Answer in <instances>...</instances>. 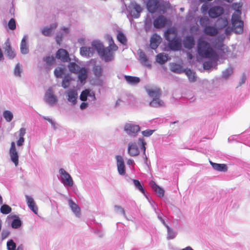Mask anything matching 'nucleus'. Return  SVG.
<instances>
[{
  "label": "nucleus",
  "instance_id": "1",
  "mask_svg": "<svg viewBox=\"0 0 250 250\" xmlns=\"http://www.w3.org/2000/svg\"><path fill=\"white\" fill-rule=\"evenodd\" d=\"M197 52L200 57L208 59L203 63L204 69L209 70L216 66L218 59V54L211 48L210 44L201 38L198 40Z\"/></svg>",
  "mask_w": 250,
  "mask_h": 250
},
{
  "label": "nucleus",
  "instance_id": "2",
  "mask_svg": "<svg viewBox=\"0 0 250 250\" xmlns=\"http://www.w3.org/2000/svg\"><path fill=\"white\" fill-rule=\"evenodd\" d=\"M93 45L96 48V51L100 57L105 62H109L114 60L113 51L118 49V46L114 43L111 37L109 39V46L104 48L103 43L98 41H95Z\"/></svg>",
  "mask_w": 250,
  "mask_h": 250
},
{
  "label": "nucleus",
  "instance_id": "3",
  "mask_svg": "<svg viewBox=\"0 0 250 250\" xmlns=\"http://www.w3.org/2000/svg\"><path fill=\"white\" fill-rule=\"evenodd\" d=\"M165 39L168 41L167 47L174 51H180L182 49V41L177 37V31L174 28L167 29L164 33Z\"/></svg>",
  "mask_w": 250,
  "mask_h": 250
},
{
  "label": "nucleus",
  "instance_id": "4",
  "mask_svg": "<svg viewBox=\"0 0 250 250\" xmlns=\"http://www.w3.org/2000/svg\"><path fill=\"white\" fill-rule=\"evenodd\" d=\"M140 146V149L143 151V156L146 160L147 157L146 154V143L143 138H139L138 142L135 141H130L127 145V153L131 157H136L139 155L140 150L137 145Z\"/></svg>",
  "mask_w": 250,
  "mask_h": 250
},
{
  "label": "nucleus",
  "instance_id": "5",
  "mask_svg": "<svg viewBox=\"0 0 250 250\" xmlns=\"http://www.w3.org/2000/svg\"><path fill=\"white\" fill-rule=\"evenodd\" d=\"M123 130L130 138H134L140 131V127L132 122H128L124 124Z\"/></svg>",
  "mask_w": 250,
  "mask_h": 250
},
{
  "label": "nucleus",
  "instance_id": "6",
  "mask_svg": "<svg viewBox=\"0 0 250 250\" xmlns=\"http://www.w3.org/2000/svg\"><path fill=\"white\" fill-rule=\"evenodd\" d=\"M60 180L64 187H71L74 182L71 175L63 168H61L59 170Z\"/></svg>",
  "mask_w": 250,
  "mask_h": 250
},
{
  "label": "nucleus",
  "instance_id": "7",
  "mask_svg": "<svg viewBox=\"0 0 250 250\" xmlns=\"http://www.w3.org/2000/svg\"><path fill=\"white\" fill-rule=\"evenodd\" d=\"M232 24L234 32L236 34H241L243 31L244 23L241 20L240 16L237 14H233L231 18Z\"/></svg>",
  "mask_w": 250,
  "mask_h": 250
},
{
  "label": "nucleus",
  "instance_id": "8",
  "mask_svg": "<svg viewBox=\"0 0 250 250\" xmlns=\"http://www.w3.org/2000/svg\"><path fill=\"white\" fill-rule=\"evenodd\" d=\"M92 71L95 78L96 79V84L98 85L103 84V81L101 78L103 75V67L100 64H94L92 68Z\"/></svg>",
  "mask_w": 250,
  "mask_h": 250
},
{
  "label": "nucleus",
  "instance_id": "9",
  "mask_svg": "<svg viewBox=\"0 0 250 250\" xmlns=\"http://www.w3.org/2000/svg\"><path fill=\"white\" fill-rule=\"evenodd\" d=\"M44 100L46 103L51 106L54 105L58 102L57 98L54 94L52 88H49L46 91L44 96Z\"/></svg>",
  "mask_w": 250,
  "mask_h": 250
},
{
  "label": "nucleus",
  "instance_id": "10",
  "mask_svg": "<svg viewBox=\"0 0 250 250\" xmlns=\"http://www.w3.org/2000/svg\"><path fill=\"white\" fill-rule=\"evenodd\" d=\"M94 41L91 43V46H83L80 48V54L82 56L85 57H91L96 51V48L93 45Z\"/></svg>",
  "mask_w": 250,
  "mask_h": 250
},
{
  "label": "nucleus",
  "instance_id": "11",
  "mask_svg": "<svg viewBox=\"0 0 250 250\" xmlns=\"http://www.w3.org/2000/svg\"><path fill=\"white\" fill-rule=\"evenodd\" d=\"M65 95L68 102L72 105L77 104L78 99V92L75 89H69L65 92Z\"/></svg>",
  "mask_w": 250,
  "mask_h": 250
},
{
  "label": "nucleus",
  "instance_id": "12",
  "mask_svg": "<svg viewBox=\"0 0 250 250\" xmlns=\"http://www.w3.org/2000/svg\"><path fill=\"white\" fill-rule=\"evenodd\" d=\"M146 6L148 11L151 13L161 10V3L159 0H148Z\"/></svg>",
  "mask_w": 250,
  "mask_h": 250
},
{
  "label": "nucleus",
  "instance_id": "13",
  "mask_svg": "<svg viewBox=\"0 0 250 250\" xmlns=\"http://www.w3.org/2000/svg\"><path fill=\"white\" fill-rule=\"evenodd\" d=\"M9 155L11 161L17 167L19 164V154L16 148L15 143L14 142H11L9 149Z\"/></svg>",
  "mask_w": 250,
  "mask_h": 250
},
{
  "label": "nucleus",
  "instance_id": "14",
  "mask_svg": "<svg viewBox=\"0 0 250 250\" xmlns=\"http://www.w3.org/2000/svg\"><path fill=\"white\" fill-rule=\"evenodd\" d=\"M80 99L82 101H86L88 99L90 102H94L96 100V97L93 91L85 89L81 92Z\"/></svg>",
  "mask_w": 250,
  "mask_h": 250
},
{
  "label": "nucleus",
  "instance_id": "15",
  "mask_svg": "<svg viewBox=\"0 0 250 250\" xmlns=\"http://www.w3.org/2000/svg\"><path fill=\"white\" fill-rule=\"evenodd\" d=\"M224 13L223 7L220 6H216L210 8L208 11V14L211 18H216L221 16Z\"/></svg>",
  "mask_w": 250,
  "mask_h": 250
},
{
  "label": "nucleus",
  "instance_id": "16",
  "mask_svg": "<svg viewBox=\"0 0 250 250\" xmlns=\"http://www.w3.org/2000/svg\"><path fill=\"white\" fill-rule=\"evenodd\" d=\"M117 167L120 175H124L125 174V165L124 159L121 155H116Z\"/></svg>",
  "mask_w": 250,
  "mask_h": 250
},
{
  "label": "nucleus",
  "instance_id": "17",
  "mask_svg": "<svg viewBox=\"0 0 250 250\" xmlns=\"http://www.w3.org/2000/svg\"><path fill=\"white\" fill-rule=\"evenodd\" d=\"M184 47L188 50L191 49L195 45V40L193 36H186L182 41Z\"/></svg>",
  "mask_w": 250,
  "mask_h": 250
},
{
  "label": "nucleus",
  "instance_id": "18",
  "mask_svg": "<svg viewBox=\"0 0 250 250\" xmlns=\"http://www.w3.org/2000/svg\"><path fill=\"white\" fill-rule=\"evenodd\" d=\"M28 37L27 35H24L20 44V51L23 55L27 54L29 52V45L28 43Z\"/></svg>",
  "mask_w": 250,
  "mask_h": 250
},
{
  "label": "nucleus",
  "instance_id": "19",
  "mask_svg": "<svg viewBox=\"0 0 250 250\" xmlns=\"http://www.w3.org/2000/svg\"><path fill=\"white\" fill-rule=\"evenodd\" d=\"M68 204L69 208H71L75 216L80 218L81 215V208L78 205L75 203L71 199H68Z\"/></svg>",
  "mask_w": 250,
  "mask_h": 250
},
{
  "label": "nucleus",
  "instance_id": "20",
  "mask_svg": "<svg viewBox=\"0 0 250 250\" xmlns=\"http://www.w3.org/2000/svg\"><path fill=\"white\" fill-rule=\"evenodd\" d=\"M167 23V19L164 16L161 15L153 21V25L156 28H162L165 26Z\"/></svg>",
  "mask_w": 250,
  "mask_h": 250
},
{
  "label": "nucleus",
  "instance_id": "21",
  "mask_svg": "<svg viewBox=\"0 0 250 250\" xmlns=\"http://www.w3.org/2000/svg\"><path fill=\"white\" fill-rule=\"evenodd\" d=\"M26 201L29 208L36 214H38V208L36 204L34 199L30 196H25Z\"/></svg>",
  "mask_w": 250,
  "mask_h": 250
},
{
  "label": "nucleus",
  "instance_id": "22",
  "mask_svg": "<svg viewBox=\"0 0 250 250\" xmlns=\"http://www.w3.org/2000/svg\"><path fill=\"white\" fill-rule=\"evenodd\" d=\"M56 58L63 62H67L70 60L69 54L65 49H60L56 53Z\"/></svg>",
  "mask_w": 250,
  "mask_h": 250
},
{
  "label": "nucleus",
  "instance_id": "23",
  "mask_svg": "<svg viewBox=\"0 0 250 250\" xmlns=\"http://www.w3.org/2000/svg\"><path fill=\"white\" fill-rule=\"evenodd\" d=\"M161 40L162 39L159 35L156 34H153L151 37L150 41V46L151 48L152 49H156L161 43Z\"/></svg>",
  "mask_w": 250,
  "mask_h": 250
},
{
  "label": "nucleus",
  "instance_id": "24",
  "mask_svg": "<svg viewBox=\"0 0 250 250\" xmlns=\"http://www.w3.org/2000/svg\"><path fill=\"white\" fill-rule=\"evenodd\" d=\"M57 23H53L50 25L49 27L46 26L43 28L42 33L45 36H50L52 34L53 30L57 28Z\"/></svg>",
  "mask_w": 250,
  "mask_h": 250
},
{
  "label": "nucleus",
  "instance_id": "25",
  "mask_svg": "<svg viewBox=\"0 0 250 250\" xmlns=\"http://www.w3.org/2000/svg\"><path fill=\"white\" fill-rule=\"evenodd\" d=\"M69 32V29L68 28L63 27L61 28V31L57 33L56 36V41L58 44H60L62 38L67 35Z\"/></svg>",
  "mask_w": 250,
  "mask_h": 250
},
{
  "label": "nucleus",
  "instance_id": "26",
  "mask_svg": "<svg viewBox=\"0 0 250 250\" xmlns=\"http://www.w3.org/2000/svg\"><path fill=\"white\" fill-rule=\"evenodd\" d=\"M87 69L83 67L77 72L76 74H78V80L81 83H83L87 78Z\"/></svg>",
  "mask_w": 250,
  "mask_h": 250
},
{
  "label": "nucleus",
  "instance_id": "27",
  "mask_svg": "<svg viewBox=\"0 0 250 250\" xmlns=\"http://www.w3.org/2000/svg\"><path fill=\"white\" fill-rule=\"evenodd\" d=\"M203 32L209 36H215L218 33V30L215 27L210 25L204 28Z\"/></svg>",
  "mask_w": 250,
  "mask_h": 250
},
{
  "label": "nucleus",
  "instance_id": "28",
  "mask_svg": "<svg viewBox=\"0 0 250 250\" xmlns=\"http://www.w3.org/2000/svg\"><path fill=\"white\" fill-rule=\"evenodd\" d=\"M210 164L213 168L217 171L221 172H226L228 170L227 165L224 164H217L209 161Z\"/></svg>",
  "mask_w": 250,
  "mask_h": 250
},
{
  "label": "nucleus",
  "instance_id": "29",
  "mask_svg": "<svg viewBox=\"0 0 250 250\" xmlns=\"http://www.w3.org/2000/svg\"><path fill=\"white\" fill-rule=\"evenodd\" d=\"M142 9L141 6L137 3L133 4V10H131L130 14L134 18H138L140 17V13Z\"/></svg>",
  "mask_w": 250,
  "mask_h": 250
},
{
  "label": "nucleus",
  "instance_id": "30",
  "mask_svg": "<svg viewBox=\"0 0 250 250\" xmlns=\"http://www.w3.org/2000/svg\"><path fill=\"white\" fill-rule=\"evenodd\" d=\"M146 91L148 95L153 99L160 98L161 94V90L159 88L151 89L146 88Z\"/></svg>",
  "mask_w": 250,
  "mask_h": 250
},
{
  "label": "nucleus",
  "instance_id": "31",
  "mask_svg": "<svg viewBox=\"0 0 250 250\" xmlns=\"http://www.w3.org/2000/svg\"><path fill=\"white\" fill-rule=\"evenodd\" d=\"M170 70L173 72L181 74L184 73L185 69L183 68L180 64L173 63L170 64Z\"/></svg>",
  "mask_w": 250,
  "mask_h": 250
},
{
  "label": "nucleus",
  "instance_id": "32",
  "mask_svg": "<svg viewBox=\"0 0 250 250\" xmlns=\"http://www.w3.org/2000/svg\"><path fill=\"white\" fill-rule=\"evenodd\" d=\"M150 185L159 197H162L164 196V190L163 188L156 185V184L153 181L151 182Z\"/></svg>",
  "mask_w": 250,
  "mask_h": 250
},
{
  "label": "nucleus",
  "instance_id": "33",
  "mask_svg": "<svg viewBox=\"0 0 250 250\" xmlns=\"http://www.w3.org/2000/svg\"><path fill=\"white\" fill-rule=\"evenodd\" d=\"M139 59L140 62L144 65L148 67H151V64L149 62L148 59L145 53L143 51H141L139 53Z\"/></svg>",
  "mask_w": 250,
  "mask_h": 250
},
{
  "label": "nucleus",
  "instance_id": "34",
  "mask_svg": "<svg viewBox=\"0 0 250 250\" xmlns=\"http://www.w3.org/2000/svg\"><path fill=\"white\" fill-rule=\"evenodd\" d=\"M150 105L153 107H159L165 106L164 102L159 98H154L149 103Z\"/></svg>",
  "mask_w": 250,
  "mask_h": 250
},
{
  "label": "nucleus",
  "instance_id": "35",
  "mask_svg": "<svg viewBox=\"0 0 250 250\" xmlns=\"http://www.w3.org/2000/svg\"><path fill=\"white\" fill-rule=\"evenodd\" d=\"M125 79L129 84L131 85H136L140 81L139 77L134 76L125 75Z\"/></svg>",
  "mask_w": 250,
  "mask_h": 250
},
{
  "label": "nucleus",
  "instance_id": "36",
  "mask_svg": "<svg viewBox=\"0 0 250 250\" xmlns=\"http://www.w3.org/2000/svg\"><path fill=\"white\" fill-rule=\"evenodd\" d=\"M168 57V55L161 53L156 56V60L160 64H163L167 61Z\"/></svg>",
  "mask_w": 250,
  "mask_h": 250
},
{
  "label": "nucleus",
  "instance_id": "37",
  "mask_svg": "<svg viewBox=\"0 0 250 250\" xmlns=\"http://www.w3.org/2000/svg\"><path fill=\"white\" fill-rule=\"evenodd\" d=\"M66 68L64 67H59L54 70V75L57 78H61L65 75Z\"/></svg>",
  "mask_w": 250,
  "mask_h": 250
},
{
  "label": "nucleus",
  "instance_id": "38",
  "mask_svg": "<svg viewBox=\"0 0 250 250\" xmlns=\"http://www.w3.org/2000/svg\"><path fill=\"white\" fill-rule=\"evenodd\" d=\"M71 80L72 78L69 74L65 75L62 83V86L64 89L67 88L70 85Z\"/></svg>",
  "mask_w": 250,
  "mask_h": 250
},
{
  "label": "nucleus",
  "instance_id": "39",
  "mask_svg": "<svg viewBox=\"0 0 250 250\" xmlns=\"http://www.w3.org/2000/svg\"><path fill=\"white\" fill-rule=\"evenodd\" d=\"M166 228L167 229V239L171 240L174 239L176 237L177 233L168 226H167Z\"/></svg>",
  "mask_w": 250,
  "mask_h": 250
},
{
  "label": "nucleus",
  "instance_id": "40",
  "mask_svg": "<svg viewBox=\"0 0 250 250\" xmlns=\"http://www.w3.org/2000/svg\"><path fill=\"white\" fill-rule=\"evenodd\" d=\"M184 73H185L186 75L187 76L190 82L192 83L196 81L195 73L193 72L191 69H185Z\"/></svg>",
  "mask_w": 250,
  "mask_h": 250
},
{
  "label": "nucleus",
  "instance_id": "41",
  "mask_svg": "<svg viewBox=\"0 0 250 250\" xmlns=\"http://www.w3.org/2000/svg\"><path fill=\"white\" fill-rule=\"evenodd\" d=\"M15 218L11 223V227L14 229H19L22 225V222L21 219L17 217L16 216H14Z\"/></svg>",
  "mask_w": 250,
  "mask_h": 250
},
{
  "label": "nucleus",
  "instance_id": "42",
  "mask_svg": "<svg viewBox=\"0 0 250 250\" xmlns=\"http://www.w3.org/2000/svg\"><path fill=\"white\" fill-rule=\"evenodd\" d=\"M68 67L71 72L75 74L81 68V67L75 62H73L69 63Z\"/></svg>",
  "mask_w": 250,
  "mask_h": 250
},
{
  "label": "nucleus",
  "instance_id": "43",
  "mask_svg": "<svg viewBox=\"0 0 250 250\" xmlns=\"http://www.w3.org/2000/svg\"><path fill=\"white\" fill-rule=\"evenodd\" d=\"M133 182L135 188L141 192H142L145 196H146L145 190L139 181L138 180L134 179L133 180Z\"/></svg>",
  "mask_w": 250,
  "mask_h": 250
},
{
  "label": "nucleus",
  "instance_id": "44",
  "mask_svg": "<svg viewBox=\"0 0 250 250\" xmlns=\"http://www.w3.org/2000/svg\"><path fill=\"white\" fill-rule=\"evenodd\" d=\"M3 116L7 122H11L13 118V114L9 110H5L3 112Z\"/></svg>",
  "mask_w": 250,
  "mask_h": 250
},
{
  "label": "nucleus",
  "instance_id": "45",
  "mask_svg": "<svg viewBox=\"0 0 250 250\" xmlns=\"http://www.w3.org/2000/svg\"><path fill=\"white\" fill-rule=\"evenodd\" d=\"M0 210L1 213H2V214H7L11 212L12 208L8 205L4 204L1 205Z\"/></svg>",
  "mask_w": 250,
  "mask_h": 250
},
{
  "label": "nucleus",
  "instance_id": "46",
  "mask_svg": "<svg viewBox=\"0 0 250 250\" xmlns=\"http://www.w3.org/2000/svg\"><path fill=\"white\" fill-rule=\"evenodd\" d=\"M22 71L21 65L20 63H18L14 68V74L16 77H20L21 76V73Z\"/></svg>",
  "mask_w": 250,
  "mask_h": 250
},
{
  "label": "nucleus",
  "instance_id": "47",
  "mask_svg": "<svg viewBox=\"0 0 250 250\" xmlns=\"http://www.w3.org/2000/svg\"><path fill=\"white\" fill-rule=\"evenodd\" d=\"M114 211L117 214H121L125 218L126 217L125 212L124 208L119 205H115L114 206Z\"/></svg>",
  "mask_w": 250,
  "mask_h": 250
},
{
  "label": "nucleus",
  "instance_id": "48",
  "mask_svg": "<svg viewBox=\"0 0 250 250\" xmlns=\"http://www.w3.org/2000/svg\"><path fill=\"white\" fill-rule=\"evenodd\" d=\"M117 40L123 44H125L127 42L125 35L122 32L118 33L117 36Z\"/></svg>",
  "mask_w": 250,
  "mask_h": 250
},
{
  "label": "nucleus",
  "instance_id": "49",
  "mask_svg": "<svg viewBox=\"0 0 250 250\" xmlns=\"http://www.w3.org/2000/svg\"><path fill=\"white\" fill-rule=\"evenodd\" d=\"M232 68L231 67H229L222 72V77L227 79L232 73Z\"/></svg>",
  "mask_w": 250,
  "mask_h": 250
},
{
  "label": "nucleus",
  "instance_id": "50",
  "mask_svg": "<svg viewBox=\"0 0 250 250\" xmlns=\"http://www.w3.org/2000/svg\"><path fill=\"white\" fill-rule=\"evenodd\" d=\"M209 20L207 17H203L200 19V23L202 27L205 28V27L209 26Z\"/></svg>",
  "mask_w": 250,
  "mask_h": 250
},
{
  "label": "nucleus",
  "instance_id": "51",
  "mask_svg": "<svg viewBox=\"0 0 250 250\" xmlns=\"http://www.w3.org/2000/svg\"><path fill=\"white\" fill-rule=\"evenodd\" d=\"M6 246L8 250H16V244L12 239H10L7 241Z\"/></svg>",
  "mask_w": 250,
  "mask_h": 250
},
{
  "label": "nucleus",
  "instance_id": "52",
  "mask_svg": "<svg viewBox=\"0 0 250 250\" xmlns=\"http://www.w3.org/2000/svg\"><path fill=\"white\" fill-rule=\"evenodd\" d=\"M6 51L8 57L10 59H13L15 57L16 54L9 45L6 47Z\"/></svg>",
  "mask_w": 250,
  "mask_h": 250
},
{
  "label": "nucleus",
  "instance_id": "53",
  "mask_svg": "<svg viewBox=\"0 0 250 250\" xmlns=\"http://www.w3.org/2000/svg\"><path fill=\"white\" fill-rule=\"evenodd\" d=\"M43 60L47 65H50L54 63L55 59L53 56H48L43 58Z\"/></svg>",
  "mask_w": 250,
  "mask_h": 250
},
{
  "label": "nucleus",
  "instance_id": "54",
  "mask_svg": "<svg viewBox=\"0 0 250 250\" xmlns=\"http://www.w3.org/2000/svg\"><path fill=\"white\" fill-rule=\"evenodd\" d=\"M8 26L9 28L12 30H15L16 28L15 20L13 18H11L8 22Z\"/></svg>",
  "mask_w": 250,
  "mask_h": 250
},
{
  "label": "nucleus",
  "instance_id": "55",
  "mask_svg": "<svg viewBox=\"0 0 250 250\" xmlns=\"http://www.w3.org/2000/svg\"><path fill=\"white\" fill-rule=\"evenodd\" d=\"M10 232L8 229H3L2 230L1 233V238L2 240L6 239L10 234Z\"/></svg>",
  "mask_w": 250,
  "mask_h": 250
},
{
  "label": "nucleus",
  "instance_id": "56",
  "mask_svg": "<svg viewBox=\"0 0 250 250\" xmlns=\"http://www.w3.org/2000/svg\"><path fill=\"white\" fill-rule=\"evenodd\" d=\"M154 131V130L146 129L142 131V134L145 137H149L153 134Z\"/></svg>",
  "mask_w": 250,
  "mask_h": 250
},
{
  "label": "nucleus",
  "instance_id": "57",
  "mask_svg": "<svg viewBox=\"0 0 250 250\" xmlns=\"http://www.w3.org/2000/svg\"><path fill=\"white\" fill-rule=\"evenodd\" d=\"M153 208L156 213L157 214L158 218L160 220L162 224L166 227V226L168 225L166 223L165 220L162 218L161 213L156 211V208L155 207H153Z\"/></svg>",
  "mask_w": 250,
  "mask_h": 250
},
{
  "label": "nucleus",
  "instance_id": "58",
  "mask_svg": "<svg viewBox=\"0 0 250 250\" xmlns=\"http://www.w3.org/2000/svg\"><path fill=\"white\" fill-rule=\"evenodd\" d=\"M42 118L48 121L51 124L54 129H56V124L51 118L46 116H42Z\"/></svg>",
  "mask_w": 250,
  "mask_h": 250
},
{
  "label": "nucleus",
  "instance_id": "59",
  "mask_svg": "<svg viewBox=\"0 0 250 250\" xmlns=\"http://www.w3.org/2000/svg\"><path fill=\"white\" fill-rule=\"evenodd\" d=\"M208 9V4L204 3L202 5L201 8V10L203 14H206Z\"/></svg>",
  "mask_w": 250,
  "mask_h": 250
},
{
  "label": "nucleus",
  "instance_id": "60",
  "mask_svg": "<svg viewBox=\"0 0 250 250\" xmlns=\"http://www.w3.org/2000/svg\"><path fill=\"white\" fill-rule=\"evenodd\" d=\"M24 142V139L23 137H20L19 139L18 140L17 142V144L18 146H21L23 145Z\"/></svg>",
  "mask_w": 250,
  "mask_h": 250
},
{
  "label": "nucleus",
  "instance_id": "61",
  "mask_svg": "<svg viewBox=\"0 0 250 250\" xmlns=\"http://www.w3.org/2000/svg\"><path fill=\"white\" fill-rule=\"evenodd\" d=\"M26 130L24 128H21L19 131V137H23L25 134Z\"/></svg>",
  "mask_w": 250,
  "mask_h": 250
},
{
  "label": "nucleus",
  "instance_id": "62",
  "mask_svg": "<svg viewBox=\"0 0 250 250\" xmlns=\"http://www.w3.org/2000/svg\"><path fill=\"white\" fill-rule=\"evenodd\" d=\"M88 107V104L87 103L83 102L80 105V108L83 110Z\"/></svg>",
  "mask_w": 250,
  "mask_h": 250
},
{
  "label": "nucleus",
  "instance_id": "63",
  "mask_svg": "<svg viewBox=\"0 0 250 250\" xmlns=\"http://www.w3.org/2000/svg\"><path fill=\"white\" fill-rule=\"evenodd\" d=\"M96 233L98 234V235L100 237H103L104 236V232L103 231L100 230H96Z\"/></svg>",
  "mask_w": 250,
  "mask_h": 250
},
{
  "label": "nucleus",
  "instance_id": "64",
  "mask_svg": "<svg viewBox=\"0 0 250 250\" xmlns=\"http://www.w3.org/2000/svg\"><path fill=\"white\" fill-rule=\"evenodd\" d=\"M180 250H194L191 247L188 246L184 249H182Z\"/></svg>",
  "mask_w": 250,
  "mask_h": 250
}]
</instances>
